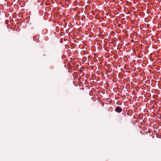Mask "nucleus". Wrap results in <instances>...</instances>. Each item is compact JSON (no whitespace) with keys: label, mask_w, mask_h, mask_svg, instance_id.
<instances>
[{"label":"nucleus","mask_w":161,"mask_h":161,"mask_svg":"<svg viewBox=\"0 0 161 161\" xmlns=\"http://www.w3.org/2000/svg\"><path fill=\"white\" fill-rule=\"evenodd\" d=\"M115 111L118 112L120 113L122 111V108L118 106L116 108Z\"/></svg>","instance_id":"1"}]
</instances>
